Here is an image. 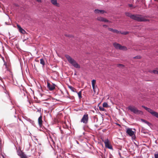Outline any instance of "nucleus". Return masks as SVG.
Masks as SVG:
<instances>
[{"instance_id":"nucleus-1","label":"nucleus","mask_w":158,"mask_h":158,"mask_svg":"<svg viewBox=\"0 0 158 158\" xmlns=\"http://www.w3.org/2000/svg\"><path fill=\"white\" fill-rule=\"evenodd\" d=\"M65 57L68 61L74 67L76 68H80V65L77 62L70 56L68 55H66Z\"/></svg>"},{"instance_id":"nucleus-2","label":"nucleus","mask_w":158,"mask_h":158,"mask_svg":"<svg viewBox=\"0 0 158 158\" xmlns=\"http://www.w3.org/2000/svg\"><path fill=\"white\" fill-rule=\"evenodd\" d=\"M132 19L138 22L149 21V20L146 19L140 15H133Z\"/></svg>"},{"instance_id":"nucleus-3","label":"nucleus","mask_w":158,"mask_h":158,"mask_svg":"<svg viewBox=\"0 0 158 158\" xmlns=\"http://www.w3.org/2000/svg\"><path fill=\"white\" fill-rule=\"evenodd\" d=\"M127 109L131 112L135 114H143V112L141 111L138 110L136 107L133 105L129 106Z\"/></svg>"},{"instance_id":"nucleus-4","label":"nucleus","mask_w":158,"mask_h":158,"mask_svg":"<svg viewBox=\"0 0 158 158\" xmlns=\"http://www.w3.org/2000/svg\"><path fill=\"white\" fill-rule=\"evenodd\" d=\"M126 133L130 136H131L133 139H134L135 138V131H132V129L129 128H126Z\"/></svg>"},{"instance_id":"nucleus-5","label":"nucleus","mask_w":158,"mask_h":158,"mask_svg":"<svg viewBox=\"0 0 158 158\" xmlns=\"http://www.w3.org/2000/svg\"><path fill=\"white\" fill-rule=\"evenodd\" d=\"M88 115L87 114H85L83 115L81 122L85 124H86L88 123Z\"/></svg>"},{"instance_id":"nucleus-6","label":"nucleus","mask_w":158,"mask_h":158,"mask_svg":"<svg viewBox=\"0 0 158 158\" xmlns=\"http://www.w3.org/2000/svg\"><path fill=\"white\" fill-rule=\"evenodd\" d=\"M103 141L104 142L106 147L111 149H113L112 146L109 143L108 139H106Z\"/></svg>"},{"instance_id":"nucleus-7","label":"nucleus","mask_w":158,"mask_h":158,"mask_svg":"<svg viewBox=\"0 0 158 158\" xmlns=\"http://www.w3.org/2000/svg\"><path fill=\"white\" fill-rule=\"evenodd\" d=\"M55 84L52 83L51 84L49 82H47V86L50 90L52 91L54 90L55 89Z\"/></svg>"},{"instance_id":"nucleus-8","label":"nucleus","mask_w":158,"mask_h":158,"mask_svg":"<svg viewBox=\"0 0 158 158\" xmlns=\"http://www.w3.org/2000/svg\"><path fill=\"white\" fill-rule=\"evenodd\" d=\"M112 32L114 33H117L118 34H123L124 35H127L128 34L129 32L127 31H125L123 32H121L120 31H119L116 29H114Z\"/></svg>"},{"instance_id":"nucleus-9","label":"nucleus","mask_w":158,"mask_h":158,"mask_svg":"<svg viewBox=\"0 0 158 158\" xmlns=\"http://www.w3.org/2000/svg\"><path fill=\"white\" fill-rule=\"evenodd\" d=\"M97 19V20L100 21L111 23L110 21L106 19L101 17H98Z\"/></svg>"},{"instance_id":"nucleus-10","label":"nucleus","mask_w":158,"mask_h":158,"mask_svg":"<svg viewBox=\"0 0 158 158\" xmlns=\"http://www.w3.org/2000/svg\"><path fill=\"white\" fill-rule=\"evenodd\" d=\"M18 155L20 156L21 158H27L26 155L22 151H19L17 152Z\"/></svg>"},{"instance_id":"nucleus-11","label":"nucleus","mask_w":158,"mask_h":158,"mask_svg":"<svg viewBox=\"0 0 158 158\" xmlns=\"http://www.w3.org/2000/svg\"><path fill=\"white\" fill-rule=\"evenodd\" d=\"M17 27L20 32L23 34H24L26 32L19 25L17 24Z\"/></svg>"},{"instance_id":"nucleus-12","label":"nucleus","mask_w":158,"mask_h":158,"mask_svg":"<svg viewBox=\"0 0 158 158\" xmlns=\"http://www.w3.org/2000/svg\"><path fill=\"white\" fill-rule=\"evenodd\" d=\"M94 12L96 14H103L105 13H106V11L103 10H99L98 9L95 10Z\"/></svg>"},{"instance_id":"nucleus-13","label":"nucleus","mask_w":158,"mask_h":158,"mask_svg":"<svg viewBox=\"0 0 158 158\" xmlns=\"http://www.w3.org/2000/svg\"><path fill=\"white\" fill-rule=\"evenodd\" d=\"M38 122L40 127H41L42 125L43 121L42 120V116L41 115L38 118Z\"/></svg>"},{"instance_id":"nucleus-14","label":"nucleus","mask_w":158,"mask_h":158,"mask_svg":"<svg viewBox=\"0 0 158 158\" xmlns=\"http://www.w3.org/2000/svg\"><path fill=\"white\" fill-rule=\"evenodd\" d=\"M51 1L52 4L58 7L59 6V4L57 2V0H51Z\"/></svg>"},{"instance_id":"nucleus-15","label":"nucleus","mask_w":158,"mask_h":158,"mask_svg":"<svg viewBox=\"0 0 158 158\" xmlns=\"http://www.w3.org/2000/svg\"><path fill=\"white\" fill-rule=\"evenodd\" d=\"M113 45L114 47L117 49H120L121 45L119 44L115 43H114Z\"/></svg>"},{"instance_id":"nucleus-16","label":"nucleus","mask_w":158,"mask_h":158,"mask_svg":"<svg viewBox=\"0 0 158 158\" xmlns=\"http://www.w3.org/2000/svg\"><path fill=\"white\" fill-rule=\"evenodd\" d=\"M27 120L28 122H29L32 125L34 126H35V123L34 121L31 120L30 118H28Z\"/></svg>"},{"instance_id":"nucleus-17","label":"nucleus","mask_w":158,"mask_h":158,"mask_svg":"<svg viewBox=\"0 0 158 158\" xmlns=\"http://www.w3.org/2000/svg\"><path fill=\"white\" fill-rule=\"evenodd\" d=\"M125 15L129 17L131 19H132V17L133 16V15H132L131 13L129 12H126L125 13Z\"/></svg>"},{"instance_id":"nucleus-18","label":"nucleus","mask_w":158,"mask_h":158,"mask_svg":"<svg viewBox=\"0 0 158 158\" xmlns=\"http://www.w3.org/2000/svg\"><path fill=\"white\" fill-rule=\"evenodd\" d=\"M152 114L153 116L156 117V118H158V113L156 112L153 111L152 113Z\"/></svg>"},{"instance_id":"nucleus-19","label":"nucleus","mask_w":158,"mask_h":158,"mask_svg":"<svg viewBox=\"0 0 158 158\" xmlns=\"http://www.w3.org/2000/svg\"><path fill=\"white\" fill-rule=\"evenodd\" d=\"M40 63L42 64L43 66H44L45 62L44 60L43 59H40Z\"/></svg>"},{"instance_id":"nucleus-20","label":"nucleus","mask_w":158,"mask_h":158,"mask_svg":"<svg viewBox=\"0 0 158 158\" xmlns=\"http://www.w3.org/2000/svg\"><path fill=\"white\" fill-rule=\"evenodd\" d=\"M121 50H127V48L126 47L124 46H121V45L120 49Z\"/></svg>"},{"instance_id":"nucleus-21","label":"nucleus","mask_w":158,"mask_h":158,"mask_svg":"<svg viewBox=\"0 0 158 158\" xmlns=\"http://www.w3.org/2000/svg\"><path fill=\"white\" fill-rule=\"evenodd\" d=\"M68 87L73 92H75V89L74 88L70 86H69Z\"/></svg>"},{"instance_id":"nucleus-22","label":"nucleus","mask_w":158,"mask_h":158,"mask_svg":"<svg viewBox=\"0 0 158 158\" xmlns=\"http://www.w3.org/2000/svg\"><path fill=\"white\" fill-rule=\"evenodd\" d=\"M104 107H103V106H99V110L102 111H106V110L104 108Z\"/></svg>"},{"instance_id":"nucleus-23","label":"nucleus","mask_w":158,"mask_h":158,"mask_svg":"<svg viewBox=\"0 0 158 158\" xmlns=\"http://www.w3.org/2000/svg\"><path fill=\"white\" fill-rule=\"evenodd\" d=\"M108 106L107 103L106 102H104L102 104V106L104 107H107Z\"/></svg>"},{"instance_id":"nucleus-24","label":"nucleus","mask_w":158,"mask_h":158,"mask_svg":"<svg viewBox=\"0 0 158 158\" xmlns=\"http://www.w3.org/2000/svg\"><path fill=\"white\" fill-rule=\"evenodd\" d=\"M77 94H78V97L80 99L82 97H81V91L78 92V93H77Z\"/></svg>"},{"instance_id":"nucleus-25","label":"nucleus","mask_w":158,"mask_h":158,"mask_svg":"<svg viewBox=\"0 0 158 158\" xmlns=\"http://www.w3.org/2000/svg\"><path fill=\"white\" fill-rule=\"evenodd\" d=\"M91 83L92 85H95L96 83V80L94 79L92 80V81Z\"/></svg>"},{"instance_id":"nucleus-26","label":"nucleus","mask_w":158,"mask_h":158,"mask_svg":"<svg viewBox=\"0 0 158 158\" xmlns=\"http://www.w3.org/2000/svg\"><path fill=\"white\" fill-rule=\"evenodd\" d=\"M152 72L154 74H158V70H153Z\"/></svg>"},{"instance_id":"nucleus-27","label":"nucleus","mask_w":158,"mask_h":158,"mask_svg":"<svg viewBox=\"0 0 158 158\" xmlns=\"http://www.w3.org/2000/svg\"><path fill=\"white\" fill-rule=\"evenodd\" d=\"M148 111L150 113L152 114V113L153 111L151 109L149 108L148 109Z\"/></svg>"},{"instance_id":"nucleus-28","label":"nucleus","mask_w":158,"mask_h":158,"mask_svg":"<svg viewBox=\"0 0 158 158\" xmlns=\"http://www.w3.org/2000/svg\"><path fill=\"white\" fill-rule=\"evenodd\" d=\"M128 6L130 7H132V8H135L136 7V6H134L132 4H129Z\"/></svg>"},{"instance_id":"nucleus-29","label":"nucleus","mask_w":158,"mask_h":158,"mask_svg":"<svg viewBox=\"0 0 158 158\" xmlns=\"http://www.w3.org/2000/svg\"><path fill=\"white\" fill-rule=\"evenodd\" d=\"M64 35L68 37H69L70 38H72V37H73V35H67L65 34Z\"/></svg>"},{"instance_id":"nucleus-30","label":"nucleus","mask_w":158,"mask_h":158,"mask_svg":"<svg viewBox=\"0 0 158 158\" xmlns=\"http://www.w3.org/2000/svg\"><path fill=\"white\" fill-rule=\"evenodd\" d=\"M142 107L144 109H145L146 110H147V111L148 110V109L149 108H148L146 107H145V106H142Z\"/></svg>"},{"instance_id":"nucleus-31","label":"nucleus","mask_w":158,"mask_h":158,"mask_svg":"<svg viewBox=\"0 0 158 158\" xmlns=\"http://www.w3.org/2000/svg\"><path fill=\"white\" fill-rule=\"evenodd\" d=\"M155 158H158V152L154 155Z\"/></svg>"},{"instance_id":"nucleus-32","label":"nucleus","mask_w":158,"mask_h":158,"mask_svg":"<svg viewBox=\"0 0 158 158\" xmlns=\"http://www.w3.org/2000/svg\"><path fill=\"white\" fill-rule=\"evenodd\" d=\"M108 29L109 31H110L112 32L114 30V29L110 28H108Z\"/></svg>"},{"instance_id":"nucleus-33","label":"nucleus","mask_w":158,"mask_h":158,"mask_svg":"<svg viewBox=\"0 0 158 158\" xmlns=\"http://www.w3.org/2000/svg\"><path fill=\"white\" fill-rule=\"evenodd\" d=\"M134 58H137V59H140V56H137L134 57Z\"/></svg>"},{"instance_id":"nucleus-34","label":"nucleus","mask_w":158,"mask_h":158,"mask_svg":"<svg viewBox=\"0 0 158 158\" xmlns=\"http://www.w3.org/2000/svg\"><path fill=\"white\" fill-rule=\"evenodd\" d=\"M102 26L103 27H108V26L107 25H102Z\"/></svg>"},{"instance_id":"nucleus-35","label":"nucleus","mask_w":158,"mask_h":158,"mask_svg":"<svg viewBox=\"0 0 158 158\" xmlns=\"http://www.w3.org/2000/svg\"><path fill=\"white\" fill-rule=\"evenodd\" d=\"M38 2H42L41 0H36Z\"/></svg>"},{"instance_id":"nucleus-36","label":"nucleus","mask_w":158,"mask_h":158,"mask_svg":"<svg viewBox=\"0 0 158 158\" xmlns=\"http://www.w3.org/2000/svg\"><path fill=\"white\" fill-rule=\"evenodd\" d=\"M141 121L142 122H144L145 123H146V120H144L143 119H141Z\"/></svg>"},{"instance_id":"nucleus-37","label":"nucleus","mask_w":158,"mask_h":158,"mask_svg":"<svg viewBox=\"0 0 158 158\" xmlns=\"http://www.w3.org/2000/svg\"><path fill=\"white\" fill-rule=\"evenodd\" d=\"M92 87H93V89L94 90V88H95V85H92Z\"/></svg>"},{"instance_id":"nucleus-38","label":"nucleus","mask_w":158,"mask_h":158,"mask_svg":"<svg viewBox=\"0 0 158 158\" xmlns=\"http://www.w3.org/2000/svg\"><path fill=\"white\" fill-rule=\"evenodd\" d=\"M145 123L148 125L149 124V123L147 121H146V123Z\"/></svg>"},{"instance_id":"nucleus-39","label":"nucleus","mask_w":158,"mask_h":158,"mask_svg":"<svg viewBox=\"0 0 158 158\" xmlns=\"http://www.w3.org/2000/svg\"><path fill=\"white\" fill-rule=\"evenodd\" d=\"M118 66H123V65L121 64H119L118 65Z\"/></svg>"},{"instance_id":"nucleus-40","label":"nucleus","mask_w":158,"mask_h":158,"mask_svg":"<svg viewBox=\"0 0 158 158\" xmlns=\"http://www.w3.org/2000/svg\"><path fill=\"white\" fill-rule=\"evenodd\" d=\"M2 59L3 60V61L4 62V58L3 57H2Z\"/></svg>"},{"instance_id":"nucleus-41","label":"nucleus","mask_w":158,"mask_h":158,"mask_svg":"<svg viewBox=\"0 0 158 158\" xmlns=\"http://www.w3.org/2000/svg\"><path fill=\"white\" fill-rule=\"evenodd\" d=\"M25 40H23V42H24V41H25Z\"/></svg>"}]
</instances>
